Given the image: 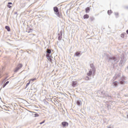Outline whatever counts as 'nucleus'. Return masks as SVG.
Listing matches in <instances>:
<instances>
[{
  "label": "nucleus",
  "instance_id": "obj_1",
  "mask_svg": "<svg viewBox=\"0 0 128 128\" xmlns=\"http://www.w3.org/2000/svg\"><path fill=\"white\" fill-rule=\"evenodd\" d=\"M54 10L55 12V14L58 16V18H60L62 16V13H60L58 11V7H54Z\"/></svg>",
  "mask_w": 128,
  "mask_h": 128
},
{
  "label": "nucleus",
  "instance_id": "obj_2",
  "mask_svg": "<svg viewBox=\"0 0 128 128\" xmlns=\"http://www.w3.org/2000/svg\"><path fill=\"white\" fill-rule=\"evenodd\" d=\"M22 68V64H20L17 66V67L14 70V72H16L19 70H20Z\"/></svg>",
  "mask_w": 128,
  "mask_h": 128
},
{
  "label": "nucleus",
  "instance_id": "obj_3",
  "mask_svg": "<svg viewBox=\"0 0 128 128\" xmlns=\"http://www.w3.org/2000/svg\"><path fill=\"white\" fill-rule=\"evenodd\" d=\"M46 56L49 62H52V56H50V54H47Z\"/></svg>",
  "mask_w": 128,
  "mask_h": 128
},
{
  "label": "nucleus",
  "instance_id": "obj_4",
  "mask_svg": "<svg viewBox=\"0 0 128 128\" xmlns=\"http://www.w3.org/2000/svg\"><path fill=\"white\" fill-rule=\"evenodd\" d=\"M62 124L63 128H66V126H68V122H62Z\"/></svg>",
  "mask_w": 128,
  "mask_h": 128
},
{
  "label": "nucleus",
  "instance_id": "obj_5",
  "mask_svg": "<svg viewBox=\"0 0 128 128\" xmlns=\"http://www.w3.org/2000/svg\"><path fill=\"white\" fill-rule=\"evenodd\" d=\"M72 86H73V88L76 86H78V81H72Z\"/></svg>",
  "mask_w": 128,
  "mask_h": 128
},
{
  "label": "nucleus",
  "instance_id": "obj_6",
  "mask_svg": "<svg viewBox=\"0 0 128 128\" xmlns=\"http://www.w3.org/2000/svg\"><path fill=\"white\" fill-rule=\"evenodd\" d=\"M58 40H62V34H58Z\"/></svg>",
  "mask_w": 128,
  "mask_h": 128
},
{
  "label": "nucleus",
  "instance_id": "obj_7",
  "mask_svg": "<svg viewBox=\"0 0 128 128\" xmlns=\"http://www.w3.org/2000/svg\"><path fill=\"white\" fill-rule=\"evenodd\" d=\"M92 74V72L90 70L88 73H87V76H90Z\"/></svg>",
  "mask_w": 128,
  "mask_h": 128
},
{
  "label": "nucleus",
  "instance_id": "obj_8",
  "mask_svg": "<svg viewBox=\"0 0 128 128\" xmlns=\"http://www.w3.org/2000/svg\"><path fill=\"white\" fill-rule=\"evenodd\" d=\"M90 18V16L88 14H86L84 16V20H86V18Z\"/></svg>",
  "mask_w": 128,
  "mask_h": 128
},
{
  "label": "nucleus",
  "instance_id": "obj_9",
  "mask_svg": "<svg viewBox=\"0 0 128 128\" xmlns=\"http://www.w3.org/2000/svg\"><path fill=\"white\" fill-rule=\"evenodd\" d=\"M90 7H87L86 8V13L90 12Z\"/></svg>",
  "mask_w": 128,
  "mask_h": 128
},
{
  "label": "nucleus",
  "instance_id": "obj_10",
  "mask_svg": "<svg viewBox=\"0 0 128 128\" xmlns=\"http://www.w3.org/2000/svg\"><path fill=\"white\" fill-rule=\"evenodd\" d=\"M5 28H6L8 32H10V28L8 26H6Z\"/></svg>",
  "mask_w": 128,
  "mask_h": 128
},
{
  "label": "nucleus",
  "instance_id": "obj_11",
  "mask_svg": "<svg viewBox=\"0 0 128 128\" xmlns=\"http://www.w3.org/2000/svg\"><path fill=\"white\" fill-rule=\"evenodd\" d=\"M10 84V82H6L5 84H3V88H4L7 84Z\"/></svg>",
  "mask_w": 128,
  "mask_h": 128
},
{
  "label": "nucleus",
  "instance_id": "obj_12",
  "mask_svg": "<svg viewBox=\"0 0 128 128\" xmlns=\"http://www.w3.org/2000/svg\"><path fill=\"white\" fill-rule=\"evenodd\" d=\"M76 56H80V52H76Z\"/></svg>",
  "mask_w": 128,
  "mask_h": 128
},
{
  "label": "nucleus",
  "instance_id": "obj_13",
  "mask_svg": "<svg viewBox=\"0 0 128 128\" xmlns=\"http://www.w3.org/2000/svg\"><path fill=\"white\" fill-rule=\"evenodd\" d=\"M10 4H12V3L10 2H9L8 3V8H12V6H10Z\"/></svg>",
  "mask_w": 128,
  "mask_h": 128
},
{
  "label": "nucleus",
  "instance_id": "obj_14",
  "mask_svg": "<svg viewBox=\"0 0 128 128\" xmlns=\"http://www.w3.org/2000/svg\"><path fill=\"white\" fill-rule=\"evenodd\" d=\"M90 22H94V17H90Z\"/></svg>",
  "mask_w": 128,
  "mask_h": 128
},
{
  "label": "nucleus",
  "instance_id": "obj_15",
  "mask_svg": "<svg viewBox=\"0 0 128 128\" xmlns=\"http://www.w3.org/2000/svg\"><path fill=\"white\" fill-rule=\"evenodd\" d=\"M46 52H48V54H52V50H50V49H48Z\"/></svg>",
  "mask_w": 128,
  "mask_h": 128
},
{
  "label": "nucleus",
  "instance_id": "obj_16",
  "mask_svg": "<svg viewBox=\"0 0 128 128\" xmlns=\"http://www.w3.org/2000/svg\"><path fill=\"white\" fill-rule=\"evenodd\" d=\"M76 104L78 106H80L82 104V102L80 101H77Z\"/></svg>",
  "mask_w": 128,
  "mask_h": 128
},
{
  "label": "nucleus",
  "instance_id": "obj_17",
  "mask_svg": "<svg viewBox=\"0 0 128 128\" xmlns=\"http://www.w3.org/2000/svg\"><path fill=\"white\" fill-rule=\"evenodd\" d=\"M108 14H112V10H109L108 11Z\"/></svg>",
  "mask_w": 128,
  "mask_h": 128
},
{
  "label": "nucleus",
  "instance_id": "obj_18",
  "mask_svg": "<svg viewBox=\"0 0 128 128\" xmlns=\"http://www.w3.org/2000/svg\"><path fill=\"white\" fill-rule=\"evenodd\" d=\"M36 80V78H34L29 80V81H30V82H34V80Z\"/></svg>",
  "mask_w": 128,
  "mask_h": 128
},
{
  "label": "nucleus",
  "instance_id": "obj_19",
  "mask_svg": "<svg viewBox=\"0 0 128 128\" xmlns=\"http://www.w3.org/2000/svg\"><path fill=\"white\" fill-rule=\"evenodd\" d=\"M114 84L115 86H118V82H114Z\"/></svg>",
  "mask_w": 128,
  "mask_h": 128
},
{
  "label": "nucleus",
  "instance_id": "obj_20",
  "mask_svg": "<svg viewBox=\"0 0 128 128\" xmlns=\"http://www.w3.org/2000/svg\"><path fill=\"white\" fill-rule=\"evenodd\" d=\"M30 84V81L29 80V82L26 84V88H28V85Z\"/></svg>",
  "mask_w": 128,
  "mask_h": 128
},
{
  "label": "nucleus",
  "instance_id": "obj_21",
  "mask_svg": "<svg viewBox=\"0 0 128 128\" xmlns=\"http://www.w3.org/2000/svg\"><path fill=\"white\" fill-rule=\"evenodd\" d=\"M120 84H124V80L120 81Z\"/></svg>",
  "mask_w": 128,
  "mask_h": 128
},
{
  "label": "nucleus",
  "instance_id": "obj_22",
  "mask_svg": "<svg viewBox=\"0 0 128 128\" xmlns=\"http://www.w3.org/2000/svg\"><path fill=\"white\" fill-rule=\"evenodd\" d=\"M114 14H115L116 18H118V12H116Z\"/></svg>",
  "mask_w": 128,
  "mask_h": 128
},
{
  "label": "nucleus",
  "instance_id": "obj_23",
  "mask_svg": "<svg viewBox=\"0 0 128 128\" xmlns=\"http://www.w3.org/2000/svg\"><path fill=\"white\" fill-rule=\"evenodd\" d=\"M120 36H121V38H124V34H121Z\"/></svg>",
  "mask_w": 128,
  "mask_h": 128
},
{
  "label": "nucleus",
  "instance_id": "obj_24",
  "mask_svg": "<svg viewBox=\"0 0 128 128\" xmlns=\"http://www.w3.org/2000/svg\"><path fill=\"white\" fill-rule=\"evenodd\" d=\"M46 122V120H44L43 122L40 123V124H44V122Z\"/></svg>",
  "mask_w": 128,
  "mask_h": 128
},
{
  "label": "nucleus",
  "instance_id": "obj_25",
  "mask_svg": "<svg viewBox=\"0 0 128 128\" xmlns=\"http://www.w3.org/2000/svg\"><path fill=\"white\" fill-rule=\"evenodd\" d=\"M111 60H116V57H113L111 58Z\"/></svg>",
  "mask_w": 128,
  "mask_h": 128
},
{
  "label": "nucleus",
  "instance_id": "obj_26",
  "mask_svg": "<svg viewBox=\"0 0 128 128\" xmlns=\"http://www.w3.org/2000/svg\"><path fill=\"white\" fill-rule=\"evenodd\" d=\"M90 66L91 67L94 66V64H91Z\"/></svg>",
  "mask_w": 128,
  "mask_h": 128
},
{
  "label": "nucleus",
  "instance_id": "obj_27",
  "mask_svg": "<svg viewBox=\"0 0 128 128\" xmlns=\"http://www.w3.org/2000/svg\"><path fill=\"white\" fill-rule=\"evenodd\" d=\"M35 116H38V114H36Z\"/></svg>",
  "mask_w": 128,
  "mask_h": 128
},
{
  "label": "nucleus",
  "instance_id": "obj_28",
  "mask_svg": "<svg viewBox=\"0 0 128 128\" xmlns=\"http://www.w3.org/2000/svg\"><path fill=\"white\" fill-rule=\"evenodd\" d=\"M126 34H128V30H126Z\"/></svg>",
  "mask_w": 128,
  "mask_h": 128
},
{
  "label": "nucleus",
  "instance_id": "obj_29",
  "mask_svg": "<svg viewBox=\"0 0 128 128\" xmlns=\"http://www.w3.org/2000/svg\"><path fill=\"white\" fill-rule=\"evenodd\" d=\"M108 128H112L111 127H108Z\"/></svg>",
  "mask_w": 128,
  "mask_h": 128
},
{
  "label": "nucleus",
  "instance_id": "obj_30",
  "mask_svg": "<svg viewBox=\"0 0 128 128\" xmlns=\"http://www.w3.org/2000/svg\"><path fill=\"white\" fill-rule=\"evenodd\" d=\"M122 80H124V78H123Z\"/></svg>",
  "mask_w": 128,
  "mask_h": 128
}]
</instances>
